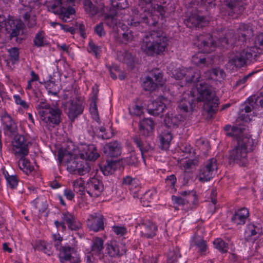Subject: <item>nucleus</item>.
Instances as JSON below:
<instances>
[{"label": "nucleus", "mask_w": 263, "mask_h": 263, "mask_svg": "<svg viewBox=\"0 0 263 263\" xmlns=\"http://www.w3.org/2000/svg\"><path fill=\"white\" fill-rule=\"evenodd\" d=\"M9 59L11 63L14 64L19 61V50L17 47H13L8 50Z\"/></svg>", "instance_id": "nucleus-57"}, {"label": "nucleus", "mask_w": 263, "mask_h": 263, "mask_svg": "<svg viewBox=\"0 0 263 263\" xmlns=\"http://www.w3.org/2000/svg\"><path fill=\"white\" fill-rule=\"evenodd\" d=\"M90 112L92 116L93 119L100 124V118L96 104H90L89 107Z\"/></svg>", "instance_id": "nucleus-61"}, {"label": "nucleus", "mask_w": 263, "mask_h": 263, "mask_svg": "<svg viewBox=\"0 0 263 263\" xmlns=\"http://www.w3.org/2000/svg\"><path fill=\"white\" fill-rule=\"evenodd\" d=\"M139 20H137L135 16L128 20L127 24L131 26H137L140 23H144L148 26H156L159 20V16L154 13L149 12L144 14H141Z\"/></svg>", "instance_id": "nucleus-13"}, {"label": "nucleus", "mask_w": 263, "mask_h": 263, "mask_svg": "<svg viewBox=\"0 0 263 263\" xmlns=\"http://www.w3.org/2000/svg\"><path fill=\"white\" fill-rule=\"evenodd\" d=\"M134 143L141 152L142 158L145 161V158L154 150V145L151 141L135 135L132 138Z\"/></svg>", "instance_id": "nucleus-11"}, {"label": "nucleus", "mask_w": 263, "mask_h": 263, "mask_svg": "<svg viewBox=\"0 0 263 263\" xmlns=\"http://www.w3.org/2000/svg\"><path fill=\"white\" fill-rule=\"evenodd\" d=\"M112 230L116 235L120 236H123L127 233L126 228L124 226H114Z\"/></svg>", "instance_id": "nucleus-63"}, {"label": "nucleus", "mask_w": 263, "mask_h": 263, "mask_svg": "<svg viewBox=\"0 0 263 263\" xmlns=\"http://www.w3.org/2000/svg\"><path fill=\"white\" fill-rule=\"evenodd\" d=\"M112 10L124 9L128 7L126 0H110Z\"/></svg>", "instance_id": "nucleus-50"}, {"label": "nucleus", "mask_w": 263, "mask_h": 263, "mask_svg": "<svg viewBox=\"0 0 263 263\" xmlns=\"http://www.w3.org/2000/svg\"><path fill=\"white\" fill-rule=\"evenodd\" d=\"M164 122L166 126L170 128H176L179 125L180 117L173 114L167 115L165 116Z\"/></svg>", "instance_id": "nucleus-41"}, {"label": "nucleus", "mask_w": 263, "mask_h": 263, "mask_svg": "<svg viewBox=\"0 0 263 263\" xmlns=\"http://www.w3.org/2000/svg\"><path fill=\"white\" fill-rule=\"evenodd\" d=\"M238 34V42H242L240 44L241 47L243 45L245 47L247 41L249 38L253 35V30L250 26L245 24H240L237 29Z\"/></svg>", "instance_id": "nucleus-24"}, {"label": "nucleus", "mask_w": 263, "mask_h": 263, "mask_svg": "<svg viewBox=\"0 0 263 263\" xmlns=\"http://www.w3.org/2000/svg\"><path fill=\"white\" fill-rule=\"evenodd\" d=\"M84 106L83 103L77 100H71L67 103V116L69 120L73 122L76 118L83 114Z\"/></svg>", "instance_id": "nucleus-16"}, {"label": "nucleus", "mask_w": 263, "mask_h": 263, "mask_svg": "<svg viewBox=\"0 0 263 263\" xmlns=\"http://www.w3.org/2000/svg\"><path fill=\"white\" fill-rule=\"evenodd\" d=\"M68 228L71 231H78L82 227V224L77 216L67 224Z\"/></svg>", "instance_id": "nucleus-59"}, {"label": "nucleus", "mask_w": 263, "mask_h": 263, "mask_svg": "<svg viewBox=\"0 0 263 263\" xmlns=\"http://www.w3.org/2000/svg\"><path fill=\"white\" fill-rule=\"evenodd\" d=\"M253 150V140L251 137L239 138L237 144L229 151V161L240 166H246L248 163V153Z\"/></svg>", "instance_id": "nucleus-4"}, {"label": "nucleus", "mask_w": 263, "mask_h": 263, "mask_svg": "<svg viewBox=\"0 0 263 263\" xmlns=\"http://www.w3.org/2000/svg\"><path fill=\"white\" fill-rule=\"evenodd\" d=\"M73 0H54L53 3L48 6L49 11L55 14H59L62 12L63 7L67 6L69 4H72Z\"/></svg>", "instance_id": "nucleus-32"}, {"label": "nucleus", "mask_w": 263, "mask_h": 263, "mask_svg": "<svg viewBox=\"0 0 263 263\" xmlns=\"http://www.w3.org/2000/svg\"><path fill=\"white\" fill-rule=\"evenodd\" d=\"M156 195V192L155 190H148L141 198V202L144 206H149V203L153 201Z\"/></svg>", "instance_id": "nucleus-44"}, {"label": "nucleus", "mask_w": 263, "mask_h": 263, "mask_svg": "<svg viewBox=\"0 0 263 263\" xmlns=\"http://www.w3.org/2000/svg\"><path fill=\"white\" fill-rule=\"evenodd\" d=\"M155 123L151 118H145L139 123V133L144 137H150L153 133Z\"/></svg>", "instance_id": "nucleus-23"}, {"label": "nucleus", "mask_w": 263, "mask_h": 263, "mask_svg": "<svg viewBox=\"0 0 263 263\" xmlns=\"http://www.w3.org/2000/svg\"><path fill=\"white\" fill-rule=\"evenodd\" d=\"M191 95H187L180 100L178 107L182 113L187 114L192 113L194 107L195 106V97L192 92Z\"/></svg>", "instance_id": "nucleus-22"}, {"label": "nucleus", "mask_w": 263, "mask_h": 263, "mask_svg": "<svg viewBox=\"0 0 263 263\" xmlns=\"http://www.w3.org/2000/svg\"><path fill=\"white\" fill-rule=\"evenodd\" d=\"M104 249V241L100 237H96L92 240L91 251L96 255H99L102 253Z\"/></svg>", "instance_id": "nucleus-40"}, {"label": "nucleus", "mask_w": 263, "mask_h": 263, "mask_svg": "<svg viewBox=\"0 0 263 263\" xmlns=\"http://www.w3.org/2000/svg\"><path fill=\"white\" fill-rule=\"evenodd\" d=\"M17 127L16 124L10 116H7L4 119V132L5 135L9 137L15 135L17 133Z\"/></svg>", "instance_id": "nucleus-30"}, {"label": "nucleus", "mask_w": 263, "mask_h": 263, "mask_svg": "<svg viewBox=\"0 0 263 263\" xmlns=\"http://www.w3.org/2000/svg\"><path fill=\"white\" fill-rule=\"evenodd\" d=\"M104 23L109 27L111 28L115 31L118 30V27L121 23L117 18L116 10H110V14L104 16Z\"/></svg>", "instance_id": "nucleus-29"}, {"label": "nucleus", "mask_w": 263, "mask_h": 263, "mask_svg": "<svg viewBox=\"0 0 263 263\" xmlns=\"http://www.w3.org/2000/svg\"><path fill=\"white\" fill-rule=\"evenodd\" d=\"M45 85L49 93H51L54 96H58L59 88L54 82L51 80L48 81L45 83Z\"/></svg>", "instance_id": "nucleus-52"}, {"label": "nucleus", "mask_w": 263, "mask_h": 263, "mask_svg": "<svg viewBox=\"0 0 263 263\" xmlns=\"http://www.w3.org/2000/svg\"><path fill=\"white\" fill-rule=\"evenodd\" d=\"M197 90L199 95L197 101L204 102V108L209 115L216 114L220 101L212 87L203 82L197 86Z\"/></svg>", "instance_id": "nucleus-5"}, {"label": "nucleus", "mask_w": 263, "mask_h": 263, "mask_svg": "<svg viewBox=\"0 0 263 263\" xmlns=\"http://www.w3.org/2000/svg\"><path fill=\"white\" fill-rule=\"evenodd\" d=\"M181 257L179 249L176 248L173 250H170L167 256V263H175L177 259Z\"/></svg>", "instance_id": "nucleus-53"}, {"label": "nucleus", "mask_w": 263, "mask_h": 263, "mask_svg": "<svg viewBox=\"0 0 263 263\" xmlns=\"http://www.w3.org/2000/svg\"><path fill=\"white\" fill-rule=\"evenodd\" d=\"M85 189L90 197L96 198L103 192L104 185L101 180L96 177H92L88 180Z\"/></svg>", "instance_id": "nucleus-14"}, {"label": "nucleus", "mask_w": 263, "mask_h": 263, "mask_svg": "<svg viewBox=\"0 0 263 263\" xmlns=\"http://www.w3.org/2000/svg\"><path fill=\"white\" fill-rule=\"evenodd\" d=\"M184 23L187 27L190 28H202L208 24V22L203 16L192 15L184 21Z\"/></svg>", "instance_id": "nucleus-25"}, {"label": "nucleus", "mask_w": 263, "mask_h": 263, "mask_svg": "<svg viewBox=\"0 0 263 263\" xmlns=\"http://www.w3.org/2000/svg\"><path fill=\"white\" fill-rule=\"evenodd\" d=\"M34 94L38 99V103L35 108L40 118L48 129L52 130L59 125L62 121V110L57 106H51L49 104L45 103L42 99L39 101V98L42 96L40 91H34Z\"/></svg>", "instance_id": "nucleus-1"}, {"label": "nucleus", "mask_w": 263, "mask_h": 263, "mask_svg": "<svg viewBox=\"0 0 263 263\" xmlns=\"http://www.w3.org/2000/svg\"><path fill=\"white\" fill-rule=\"evenodd\" d=\"M224 130L226 132V135L230 137H234L237 139V142L239 138L246 137L244 135V132L246 128L241 126H233L228 124L224 127Z\"/></svg>", "instance_id": "nucleus-26"}, {"label": "nucleus", "mask_w": 263, "mask_h": 263, "mask_svg": "<svg viewBox=\"0 0 263 263\" xmlns=\"http://www.w3.org/2000/svg\"><path fill=\"white\" fill-rule=\"evenodd\" d=\"M20 159L18 161L20 168L26 175H29L33 170L34 167L30 164V161L25 158V156H19Z\"/></svg>", "instance_id": "nucleus-36"}, {"label": "nucleus", "mask_w": 263, "mask_h": 263, "mask_svg": "<svg viewBox=\"0 0 263 263\" xmlns=\"http://www.w3.org/2000/svg\"><path fill=\"white\" fill-rule=\"evenodd\" d=\"M101 172L105 176L113 174L116 168L115 161L107 160L104 164L100 165Z\"/></svg>", "instance_id": "nucleus-37"}, {"label": "nucleus", "mask_w": 263, "mask_h": 263, "mask_svg": "<svg viewBox=\"0 0 263 263\" xmlns=\"http://www.w3.org/2000/svg\"><path fill=\"white\" fill-rule=\"evenodd\" d=\"M192 62L194 65L200 68L208 66L209 65V62L201 53H198L192 56Z\"/></svg>", "instance_id": "nucleus-42"}, {"label": "nucleus", "mask_w": 263, "mask_h": 263, "mask_svg": "<svg viewBox=\"0 0 263 263\" xmlns=\"http://www.w3.org/2000/svg\"><path fill=\"white\" fill-rule=\"evenodd\" d=\"M2 171L7 181V186L11 189H16L18 185L19 179L16 175H10L5 168Z\"/></svg>", "instance_id": "nucleus-34"}, {"label": "nucleus", "mask_w": 263, "mask_h": 263, "mask_svg": "<svg viewBox=\"0 0 263 263\" xmlns=\"http://www.w3.org/2000/svg\"><path fill=\"white\" fill-rule=\"evenodd\" d=\"M226 5L234 13L241 14L245 9L242 0H225Z\"/></svg>", "instance_id": "nucleus-31"}, {"label": "nucleus", "mask_w": 263, "mask_h": 263, "mask_svg": "<svg viewBox=\"0 0 263 263\" xmlns=\"http://www.w3.org/2000/svg\"><path fill=\"white\" fill-rule=\"evenodd\" d=\"M217 169V159L215 158L208 159L200 166L197 175L198 180L201 182L210 181L216 174Z\"/></svg>", "instance_id": "nucleus-7"}, {"label": "nucleus", "mask_w": 263, "mask_h": 263, "mask_svg": "<svg viewBox=\"0 0 263 263\" xmlns=\"http://www.w3.org/2000/svg\"><path fill=\"white\" fill-rule=\"evenodd\" d=\"M179 195L185 200L187 203H194L197 200L196 192L194 190L181 191L179 192Z\"/></svg>", "instance_id": "nucleus-45"}, {"label": "nucleus", "mask_w": 263, "mask_h": 263, "mask_svg": "<svg viewBox=\"0 0 263 263\" xmlns=\"http://www.w3.org/2000/svg\"><path fill=\"white\" fill-rule=\"evenodd\" d=\"M67 169L70 173L82 176L90 171V167L88 163L79 155L68 162Z\"/></svg>", "instance_id": "nucleus-9"}, {"label": "nucleus", "mask_w": 263, "mask_h": 263, "mask_svg": "<svg viewBox=\"0 0 263 263\" xmlns=\"http://www.w3.org/2000/svg\"><path fill=\"white\" fill-rule=\"evenodd\" d=\"M124 161L128 165L136 166L139 163V158L137 154L133 152L125 159Z\"/></svg>", "instance_id": "nucleus-55"}, {"label": "nucleus", "mask_w": 263, "mask_h": 263, "mask_svg": "<svg viewBox=\"0 0 263 263\" xmlns=\"http://www.w3.org/2000/svg\"><path fill=\"white\" fill-rule=\"evenodd\" d=\"M168 45V39L161 30H153L146 33L141 48L147 55L155 56L163 53Z\"/></svg>", "instance_id": "nucleus-2"}, {"label": "nucleus", "mask_w": 263, "mask_h": 263, "mask_svg": "<svg viewBox=\"0 0 263 263\" xmlns=\"http://www.w3.org/2000/svg\"><path fill=\"white\" fill-rule=\"evenodd\" d=\"M215 247L221 253H224L228 251V244L220 238H217L213 242Z\"/></svg>", "instance_id": "nucleus-54"}, {"label": "nucleus", "mask_w": 263, "mask_h": 263, "mask_svg": "<svg viewBox=\"0 0 263 263\" xmlns=\"http://www.w3.org/2000/svg\"><path fill=\"white\" fill-rule=\"evenodd\" d=\"M194 246L198 249V252L201 255H205L208 249L206 241L199 237H196L193 241Z\"/></svg>", "instance_id": "nucleus-38"}, {"label": "nucleus", "mask_w": 263, "mask_h": 263, "mask_svg": "<svg viewBox=\"0 0 263 263\" xmlns=\"http://www.w3.org/2000/svg\"><path fill=\"white\" fill-rule=\"evenodd\" d=\"M208 73L210 74V79L216 81L223 79L226 76L224 71L219 68H213L208 71Z\"/></svg>", "instance_id": "nucleus-47"}, {"label": "nucleus", "mask_w": 263, "mask_h": 263, "mask_svg": "<svg viewBox=\"0 0 263 263\" xmlns=\"http://www.w3.org/2000/svg\"><path fill=\"white\" fill-rule=\"evenodd\" d=\"M83 5L85 11L89 15L94 16L98 13V8L92 4L90 0H84Z\"/></svg>", "instance_id": "nucleus-49"}, {"label": "nucleus", "mask_w": 263, "mask_h": 263, "mask_svg": "<svg viewBox=\"0 0 263 263\" xmlns=\"http://www.w3.org/2000/svg\"><path fill=\"white\" fill-rule=\"evenodd\" d=\"M101 49V47L96 45L92 41L89 42L87 51L89 53L93 54L96 58L100 54Z\"/></svg>", "instance_id": "nucleus-56"}, {"label": "nucleus", "mask_w": 263, "mask_h": 263, "mask_svg": "<svg viewBox=\"0 0 263 263\" xmlns=\"http://www.w3.org/2000/svg\"><path fill=\"white\" fill-rule=\"evenodd\" d=\"M58 252L60 262L65 263L69 260L70 257L76 252V250L74 247L66 243Z\"/></svg>", "instance_id": "nucleus-28"}, {"label": "nucleus", "mask_w": 263, "mask_h": 263, "mask_svg": "<svg viewBox=\"0 0 263 263\" xmlns=\"http://www.w3.org/2000/svg\"><path fill=\"white\" fill-rule=\"evenodd\" d=\"M75 1L76 0H73L72 4H69L67 6L63 7L61 9L62 12L58 14L63 21L68 22L70 16L75 13L74 9L71 7L74 6Z\"/></svg>", "instance_id": "nucleus-39"}, {"label": "nucleus", "mask_w": 263, "mask_h": 263, "mask_svg": "<svg viewBox=\"0 0 263 263\" xmlns=\"http://www.w3.org/2000/svg\"><path fill=\"white\" fill-rule=\"evenodd\" d=\"M48 44L45 39V33L43 30L39 31L33 39V45L36 47H44Z\"/></svg>", "instance_id": "nucleus-43"}, {"label": "nucleus", "mask_w": 263, "mask_h": 263, "mask_svg": "<svg viewBox=\"0 0 263 263\" xmlns=\"http://www.w3.org/2000/svg\"><path fill=\"white\" fill-rule=\"evenodd\" d=\"M233 31H229L223 37H217V41L213 40V36L209 33H204L197 36L194 44L201 53H210L214 50L217 45L223 48H227L229 44L235 43Z\"/></svg>", "instance_id": "nucleus-3"}, {"label": "nucleus", "mask_w": 263, "mask_h": 263, "mask_svg": "<svg viewBox=\"0 0 263 263\" xmlns=\"http://www.w3.org/2000/svg\"><path fill=\"white\" fill-rule=\"evenodd\" d=\"M165 105L160 98L152 102L147 106V110L149 114L153 116H159L164 110Z\"/></svg>", "instance_id": "nucleus-27"}, {"label": "nucleus", "mask_w": 263, "mask_h": 263, "mask_svg": "<svg viewBox=\"0 0 263 263\" xmlns=\"http://www.w3.org/2000/svg\"><path fill=\"white\" fill-rule=\"evenodd\" d=\"M122 184L128 185L130 190H133L139 187V181L136 178L126 176L123 178Z\"/></svg>", "instance_id": "nucleus-46"}, {"label": "nucleus", "mask_w": 263, "mask_h": 263, "mask_svg": "<svg viewBox=\"0 0 263 263\" xmlns=\"http://www.w3.org/2000/svg\"><path fill=\"white\" fill-rule=\"evenodd\" d=\"M174 76L176 79H184L186 83L198 82L201 78L200 71L193 68H179L175 71Z\"/></svg>", "instance_id": "nucleus-10"}, {"label": "nucleus", "mask_w": 263, "mask_h": 263, "mask_svg": "<svg viewBox=\"0 0 263 263\" xmlns=\"http://www.w3.org/2000/svg\"><path fill=\"white\" fill-rule=\"evenodd\" d=\"M129 111L132 115L139 116L143 112V108L141 106L134 104L129 107Z\"/></svg>", "instance_id": "nucleus-62"}, {"label": "nucleus", "mask_w": 263, "mask_h": 263, "mask_svg": "<svg viewBox=\"0 0 263 263\" xmlns=\"http://www.w3.org/2000/svg\"><path fill=\"white\" fill-rule=\"evenodd\" d=\"M160 147L162 149L167 150L170 147L171 141L173 136L169 132H163L160 136Z\"/></svg>", "instance_id": "nucleus-35"}, {"label": "nucleus", "mask_w": 263, "mask_h": 263, "mask_svg": "<svg viewBox=\"0 0 263 263\" xmlns=\"http://www.w3.org/2000/svg\"><path fill=\"white\" fill-rule=\"evenodd\" d=\"M122 147L117 141H114L106 143L103 147L104 154L110 158H117L121 154Z\"/></svg>", "instance_id": "nucleus-21"}, {"label": "nucleus", "mask_w": 263, "mask_h": 263, "mask_svg": "<svg viewBox=\"0 0 263 263\" xmlns=\"http://www.w3.org/2000/svg\"><path fill=\"white\" fill-rule=\"evenodd\" d=\"M158 86V84L154 82L153 78L147 76L143 82L142 87L145 91H152L155 90Z\"/></svg>", "instance_id": "nucleus-48"}, {"label": "nucleus", "mask_w": 263, "mask_h": 263, "mask_svg": "<svg viewBox=\"0 0 263 263\" xmlns=\"http://www.w3.org/2000/svg\"><path fill=\"white\" fill-rule=\"evenodd\" d=\"M52 243L57 251L62 249L64 245L62 244L63 237L59 233L51 235Z\"/></svg>", "instance_id": "nucleus-51"}, {"label": "nucleus", "mask_w": 263, "mask_h": 263, "mask_svg": "<svg viewBox=\"0 0 263 263\" xmlns=\"http://www.w3.org/2000/svg\"><path fill=\"white\" fill-rule=\"evenodd\" d=\"M260 231L259 228L253 223L247 224L244 233V238L246 241H250L252 240V237L256 235Z\"/></svg>", "instance_id": "nucleus-33"}, {"label": "nucleus", "mask_w": 263, "mask_h": 263, "mask_svg": "<svg viewBox=\"0 0 263 263\" xmlns=\"http://www.w3.org/2000/svg\"><path fill=\"white\" fill-rule=\"evenodd\" d=\"M31 145L28 138L23 135H15L12 141V151L15 156H26L29 154V147Z\"/></svg>", "instance_id": "nucleus-8"}, {"label": "nucleus", "mask_w": 263, "mask_h": 263, "mask_svg": "<svg viewBox=\"0 0 263 263\" xmlns=\"http://www.w3.org/2000/svg\"><path fill=\"white\" fill-rule=\"evenodd\" d=\"M257 49L255 47H247L232 57L229 64L235 68H240L248 64L252 59L257 57Z\"/></svg>", "instance_id": "nucleus-6"}, {"label": "nucleus", "mask_w": 263, "mask_h": 263, "mask_svg": "<svg viewBox=\"0 0 263 263\" xmlns=\"http://www.w3.org/2000/svg\"><path fill=\"white\" fill-rule=\"evenodd\" d=\"M79 155L86 161H95L99 157L100 154L97 146L94 144H84L80 149Z\"/></svg>", "instance_id": "nucleus-18"}, {"label": "nucleus", "mask_w": 263, "mask_h": 263, "mask_svg": "<svg viewBox=\"0 0 263 263\" xmlns=\"http://www.w3.org/2000/svg\"><path fill=\"white\" fill-rule=\"evenodd\" d=\"M84 184L85 181L82 178H80L79 179L74 180L73 182L74 191L77 193H82L85 189V187H84Z\"/></svg>", "instance_id": "nucleus-58"}, {"label": "nucleus", "mask_w": 263, "mask_h": 263, "mask_svg": "<svg viewBox=\"0 0 263 263\" xmlns=\"http://www.w3.org/2000/svg\"><path fill=\"white\" fill-rule=\"evenodd\" d=\"M250 216L249 210L246 208H241L235 211L231 217V222L236 226L244 225Z\"/></svg>", "instance_id": "nucleus-20"}, {"label": "nucleus", "mask_w": 263, "mask_h": 263, "mask_svg": "<svg viewBox=\"0 0 263 263\" xmlns=\"http://www.w3.org/2000/svg\"><path fill=\"white\" fill-rule=\"evenodd\" d=\"M107 250L109 256L119 257L126 253L127 248L124 243L114 240L108 244Z\"/></svg>", "instance_id": "nucleus-19"}, {"label": "nucleus", "mask_w": 263, "mask_h": 263, "mask_svg": "<svg viewBox=\"0 0 263 263\" xmlns=\"http://www.w3.org/2000/svg\"><path fill=\"white\" fill-rule=\"evenodd\" d=\"M106 219L100 213H93L90 214L87 220V226L90 231L98 232L104 230Z\"/></svg>", "instance_id": "nucleus-12"}, {"label": "nucleus", "mask_w": 263, "mask_h": 263, "mask_svg": "<svg viewBox=\"0 0 263 263\" xmlns=\"http://www.w3.org/2000/svg\"><path fill=\"white\" fill-rule=\"evenodd\" d=\"M76 216L69 212H63L61 214V218L66 224L69 223Z\"/></svg>", "instance_id": "nucleus-64"}, {"label": "nucleus", "mask_w": 263, "mask_h": 263, "mask_svg": "<svg viewBox=\"0 0 263 263\" xmlns=\"http://www.w3.org/2000/svg\"><path fill=\"white\" fill-rule=\"evenodd\" d=\"M257 49V54H260L261 50H263V33H259L255 40V46Z\"/></svg>", "instance_id": "nucleus-60"}, {"label": "nucleus", "mask_w": 263, "mask_h": 263, "mask_svg": "<svg viewBox=\"0 0 263 263\" xmlns=\"http://www.w3.org/2000/svg\"><path fill=\"white\" fill-rule=\"evenodd\" d=\"M140 235L145 238H152L156 234L157 227L155 223L147 219L140 221L138 224Z\"/></svg>", "instance_id": "nucleus-15"}, {"label": "nucleus", "mask_w": 263, "mask_h": 263, "mask_svg": "<svg viewBox=\"0 0 263 263\" xmlns=\"http://www.w3.org/2000/svg\"><path fill=\"white\" fill-rule=\"evenodd\" d=\"M24 24L20 20H14L13 17L9 16L6 31L10 34V37H17L21 33H23Z\"/></svg>", "instance_id": "nucleus-17"}]
</instances>
